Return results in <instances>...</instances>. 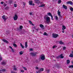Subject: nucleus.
I'll return each mask as SVG.
<instances>
[{
  "mask_svg": "<svg viewBox=\"0 0 73 73\" xmlns=\"http://www.w3.org/2000/svg\"><path fill=\"white\" fill-rule=\"evenodd\" d=\"M44 20H46V23H50V18L49 17L46 16H45L44 17Z\"/></svg>",
  "mask_w": 73,
  "mask_h": 73,
  "instance_id": "obj_1",
  "label": "nucleus"
},
{
  "mask_svg": "<svg viewBox=\"0 0 73 73\" xmlns=\"http://www.w3.org/2000/svg\"><path fill=\"white\" fill-rule=\"evenodd\" d=\"M2 18L3 20H4V21H6V20L8 19V17L5 15H4L2 16Z\"/></svg>",
  "mask_w": 73,
  "mask_h": 73,
  "instance_id": "obj_2",
  "label": "nucleus"
},
{
  "mask_svg": "<svg viewBox=\"0 0 73 73\" xmlns=\"http://www.w3.org/2000/svg\"><path fill=\"white\" fill-rule=\"evenodd\" d=\"M40 58L42 60H44L45 59V56L44 55H41Z\"/></svg>",
  "mask_w": 73,
  "mask_h": 73,
  "instance_id": "obj_3",
  "label": "nucleus"
},
{
  "mask_svg": "<svg viewBox=\"0 0 73 73\" xmlns=\"http://www.w3.org/2000/svg\"><path fill=\"white\" fill-rule=\"evenodd\" d=\"M52 37L54 38H56L57 37H58V35L56 34H52Z\"/></svg>",
  "mask_w": 73,
  "mask_h": 73,
  "instance_id": "obj_4",
  "label": "nucleus"
},
{
  "mask_svg": "<svg viewBox=\"0 0 73 73\" xmlns=\"http://www.w3.org/2000/svg\"><path fill=\"white\" fill-rule=\"evenodd\" d=\"M18 18V16L17 15H15V16L13 17V19L14 20L16 21L17 20V18Z\"/></svg>",
  "mask_w": 73,
  "mask_h": 73,
  "instance_id": "obj_5",
  "label": "nucleus"
},
{
  "mask_svg": "<svg viewBox=\"0 0 73 73\" xmlns=\"http://www.w3.org/2000/svg\"><path fill=\"white\" fill-rule=\"evenodd\" d=\"M7 63V62L5 60H4L1 63V64L2 65H5L6 64V63Z\"/></svg>",
  "mask_w": 73,
  "mask_h": 73,
  "instance_id": "obj_6",
  "label": "nucleus"
},
{
  "mask_svg": "<svg viewBox=\"0 0 73 73\" xmlns=\"http://www.w3.org/2000/svg\"><path fill=\"white\" fill-rule=\"evenodd\" d=\"M31 56H35L36 54V53H34L33 52H31L30 54Z\"/></svg>",
  "mask_w": 73,
  "mask_h": 73,
  "instance_id": "obj_7",
  "label": "nucleus"
},
{
  "mask_svg": "<svg viewBox=\"0 0 73 73\" xmlns=\"http://www.w3.org/2000/svg\"><path fill=\"white\" fill-rule=\"evenodd\" d=\"M36 3V4H42V3H42V2H41L40 1V0H38V2H35Z\"/></svg>",
  "mask_w": 73,
  "mask_h": 73,
  "instance_id": "obj_8",
  "label": "nucleus"
},
{
  "mask_svg": "<svg viewBox=\"0 0 73 73\" xmlns=\"http://www.w3.org/2000/svg\"><path fill=\"white\" fill-rule=\"evenodd\" d=\"M67 4H70L71 5H72V4H73V3H72V2L71 1H69L66 2Z\"/></svg>",
  "mask_w": 73,
  "mask_h": 73,
  "instance_id": "obj_9",
  "label": "nucleus"
},
{
  "mask_svg": "<svg viewBox=\"0 0 73 73\" xmlns=\"http://www.w3.org/2000/svg\"><path fill=\"white\" fill-rule=\"evenodd\" d=\"M63 58L64 56H63L62 54H61L60 56L58 57V58Z\"/></svg>",
  "mask_w": 73,
  "mask_h": 73,
  "instance_id": "obj_10",
  "label": "nucleus"
},
{
  "mask_svg": "<svg viewBox=\"0 0 73 73\" xmlns=\"http://www.w3.org/2000/svg\"><path fill=\"white\" fill-rule=\"evenodd\" d=\"M2 40L3 41V42H6V43H7V44H8V41L5 40V39H3Z\"/></svg>",
  "mask_w": 73,
  "mask_h": 73,
  "instance_id": "obj_11",
  "label": "nucleus"
},
{
  "mask_svg": "<svg viewBox=\"0 0 73 73\" xmlns=\"http://www.w3.org/2000/svg\"><path fill=\"white\" fill-rule=\"evenodd\" d=\"M62 30H63V31H64V30H65V29H66V27L64 25H62Z\"/></svg>",
  "mask_w": 73,
  "mask_h": 73,
  "instance_id": "obj_12",
  "label": "nucleus"
},
{
  "mask_svg": "<svg viewBox=\"0 0 73 73\" xmlns=\"http://www.w3.org/2000/svg\"><path fill=\"white\" fill-rule=\"evenodd\" d=\"M32 3H33V1H29V5H32Z\"/></svg>",
  "mask_w": 73,
  "mask_h": 73,
  "instance_id": "obj_13",
  "label": "nucleus"
},
{
  "mask_svg": "<svg viewBox=\"0 0 73 73\" xmlns=\"http://www.w3.org/2000/svg\"><path fill=\"white\" fill-rule=\"evenodd\" d=\"M45 6V4H43L41 5L40 6H38V7H44Z\"/></svg>",
  "mask_w": 73,
  "mask_h": 73,
  "instance_id": "obj_14",
  "label": "nucleus"
},
{
  "mask_svg": "<svg viewBox=\"0 0 73 73\" xmlns=\"http://www.w3.org/2000/svg\"><path fill=\"white\" fill-rule=\"evenodd\" d=\"M44 71V68H41L40 69V70L38 71V72H42Z\"/></svg>",
  "mask_w": 73,
  "mask_h": 73,
  "instance_id": "obj_15",
  "label": "nucleus"
},
{
  "mask_svg": "<svg viewBox=\"0 0 73 73\" xmlns=\"http://www.w3.org/2000/svg\"><path fill=\"white\" fill-rule=\"evenodd\" d=\"M27 44H28V42H25V48H27V47H28Z\"/></svg>",
  "mask_w": 73,
  "mask_h": 73,
  "instance_id": "obj_16",
  "label": "nucleus"
},
{
  "mask_svg": "<svg viewBox=\"0 0 73 73\" xmlns=\"http://www.w3.org/2000/svg\"><path fill=\"white\" fill-rule=\"evenodd\" d=\"M63 7L65 9H66V8H67V7L66 6H65V5H63Z\"/></svg>",
  "mask_w": 73,
  "mask_h": 73,
  "instance_id": "obj_17",
  "label": "nucleus"
},
{
  "mask_svg": "<svg viewBox=\"0 0 73 73\" xmlns=\"http://www.w3.org/2000/svg\"><path fill=\"white\" fill-rule=\"evenodd\" d=\"M39 26L41 28H43L44 27V26L42 24L40 25Z\"/></svg>",
  "mask_w": 73,
  "mask_h": 73,
  "instance_id": "obj_18",
  "label": "nucleus"
},
{
  "mask_svg": "<svg viewBox=\"0 0 73 73\" xmlns=\"http://www.w3.org/2000/svg\"><path fill=\"white\" fill-rule=\"evenodd\" d=\"M19 53L20 55H22V54H23V52L22 51H20L19 52Z\"/></svg>",
  "mask_w": 73,
  "mask_h": 73,
  "instance_id": "obj_19",
  "label": "nucleus"
},
{
  "mask_svg": "<svg viewBox=\"0 0 73 73\" xmlns=\"http://www.w3.org/2000/svg\"><path fill=\"white\" fill-rule=\"evenodd\" d=\"M60 13H61L60 11H59V10H58V16H61V15H60Z\"/></svg>",
  "mask_w": 73,
  "mask_h": 73,
  "instance_id": "obj_20",
  "label": "nucleus"
},
{
  "mask_svg": "<svg viewBox=\"0 0 73 73\" xmlns=\"http://www.w3.org/2000/svg\"><path fill=\"white\" fill-rule=\"evenodd\" d=\"M70 60H67V64H69L70 63Z\"/></svg>",
  "mask_w": 73,
  "mask_h": 73,
  "instance_id": "obj_21",
  "label": "nucleus"
},
{
  "mask_svg": "<svg viewBox=\"0 0 73 73\" xmlns=\"http://www.w3.org/2000/svg\"><path fill=\"white\" fill-rule=\"evenodd\" d=\"M47 15H48V16H50L51 17V16H52V14H51L50 13H47Z\"/></svg>",
  "mask_w": 73,
  "mask_h": 73,
  "instance_id": "obj_22",
  "label": "nucleus"
},
{
  "mask_svg": "<svg viewBox=\"0 0 73 73\" xmlns=\"http://www.w3.org/2000/svg\"><path fill=\"white\" fill-rule=\"evenodd\" d=\"M13 70H17V68H16V67L15 66H14V68L13 69Z\"/></svg>",
  "mask_w": 73,
  "mask_h": 73,
  "instance_id": "obj_23",
  "label": "nucleus"
},
{
  "mask_svg": "<svg viewBox=\"0 0 73 73\" xmlns=\"http://www.w3.org/2000/svg\"><path fill=\"white\" fill-rule=\"evenodd\" d=\"M17 4L16 3H15L14 4V7L16 8V7H17Z\"/></svg>",
  "mask_w": 73,
  "mask_h": 73,
  "instance_id": "obj_24",
  "label": "nucleus"
},
{
  "mask_svg": "<svg viewBox=\"0 0 73 73\" xmlns=\"http://www.w3.org/2000/svg\"><path fill=\"white\" fill-rule=\"evenodd\" d=\"M23 28V26H20L19 27V31H20L21 29Z\"/></svg>",
  "mask_w": 73,
  "mask_h": 73,
  "instance_id": "obj_25",
  "label": "nucleus"
},
{
  "mask_svg": "<svg viewBox=\"0 0 73 73\" xmlns=\"http://www.w3.org/2000/svg\"><path fill=\"white\" fill-rule=\"evenodd\" d=\"M70 57H73V55L72 54H70V55L69 56Z\"/></svg>",
  "mask_w": 73,
  "mask_h": 73,
  "instance_id": "obj_26",
  "label": "nucleus"
},
{
  "mask_svg": "<svg viewBox=\"0 0 73 73\" xmlns=\"http://www.w3.org/2000/svg\"><path fill=\"white\" fill-rule=\"evenodd\" d=\"M6 70L5 69L1 70H0V72H5Z\"/></svg>",
  "mask_w": 73,
  "mask_h": 73,
  "instance_id": "obj_27",
  "label": "nucleus"
},
{
  "mask_svg": "<svg viewBox=\"0 0 73 73\" xmlns=\"http://www.w3.org/2000/svg\"><path fill=\"white\" fill-rule=\"evenodd\" d=\"M55 19L56 20H58V17H57V16H55Z\"/></svg>",
  "mask_w": 73,
  "mask_h": 73,
  "instance_id": "obj_28",
  "label": "nucleus"
},
{
  "mask_svg": "<svg viewBox=\"0 0 73 73\" xmlns=\"http://www.w3.org/2000/svg\"><path fill=\"white\" fill-rule=\"evenodd\" d=\"M23 68L25 70H27V68L25 67H23Z\"/></svg>",
  "mask_w": 73,
  "mask_h": 73,
  "instance_id": "obj_29",
  "label": "nucleus"
},
{
  "mask_svg": "<svg viewBox=\"0 0 73 73\" xmlns=\"http://www.w3.org/2000/svg\"><path fill=\"white\" fill-rule=\"evenodd\" d=\"M44 36H48V35L45 32L44 33Z\"/></svg>",
  "mask_w": 73,
  "mask_h": 73,
  "instance_id": "obj_30",
  "label": "nucleus"
},
{
  "mask_svg": "<svg viewBox=\"0 0 73 73\" xmlns=\"http://www.w3.org/2000/svg\"><path fill=\"white\" fill-rule=\"evenodd\" d=\"M20 46L22 47V48H24V46L23 45V44L21 43H20Z\"/></svg>",
  "mask_w": 73,
  "mask_h": 73,
  "instance_id": "obj_31",
  "label": "nucleus"
},
{
  "mask_svg": "<svg viewBox=\"0 0 73 73\" xmlns=\"http://www.w3.org/2000/svg\"><path fill=\"white\" fill-rule=\"evenodd\" d=\"M56 47H57L56 46L54 45V46H53L52 47V48L54 49V48H56Z\"/></svg>",
  "mask_w": 73,
  "mask_h": 73,
  "instance_id": "obj_32",
  "label": "nucleus"
},
{
  "mask_svg": "<svg viewBox=\"0 0 73 73\" xmlns=\"http://www.w3.org/2000/svg\"><path fill=\"white\" fill-rule=\"evenodd\" d=\"M61 3V0H58V4H60V3Z\"/></svg>",
  "mask_w": 73,
  "mask_h": 73,
  "instance_id": "obj_33",
  "label": "nucleus"
},
{
  "mask_svg": "<svg viewBox=\"0 0 73 73\" xmlns=\"http://www.w3.org/2000/svg\"><path fill=\"white\" fill-rule=\"evenodd\" d=\"M60 44H64V43H63V42H62V41H60L59 42Z\"/></svg>",
  "mask_w": 73,
  "mask_h": 73,
  "instance_id": "obj_34",
  "label": "nucleus"
},
{
  "mask_svg": "<svg viewBox=\"0 0 73 73\" xmlns=\"http://www.w3.org/2000/svg\"><path fill=\"white\" fill-rule=\"evenodd\" d=\"M69 68H73V65L70 66H69Z\"/></svg>",
  "mask_w": 73,
  "mask_h": 73,
  "instance_id": "obj_35",
  "label": "nucleus"
},
{
  "mask_svg": "<svg viewBox=\"0 0 73 73\" xmlns=\"http://www.w3.org/2000/svg\"><path fill=\"white\" fill-rule=\"evenodd\" d=\"M13 46H15V47H17V45L15 44H13Z\"/></svg>",
  "mask_w": 73,
  "mask_h": 73,
  "instance_id": "obj_36",
  "label": "nucleus"
},
{
  "mask_svg": "<svg viewBox=\"0 0 73 73\" xmlns=\"http://www.w3.org/2000/svg\"><path fill=\"white\" fill-rule=\"evenodd\" d=\"M3 60V58L1 56H0V61Z\"/></svg>",
  "mask_w": 73,
  "mask_h": 73,
  "instance_id": "obj_37",
  "label": "nucleus"
},
{
  "mask_svg": "<svg viewBox=\"0 0 73 73\" xmlns=\"http://www.w3.org/2000/svg\"><path fill=\"white\" fill-rule=\"evenodd\" d=\"M21 72H22V73H24V70H21Z\"/></svg>",
  "mask_w": 73,
  "mask_h": 73,
  "instance_id": "obj_38",
  "label": "nucleus"
},
{
  "mask_svg": "<svg viewBox=\"0 0 73 73\" xmlns=\"http://www.w3.org/2000/svg\"><path fill=\"white\" fill-rule=\"evenodd\" d=\"M23 5H26V3L24 2H23Z\"/></svg>",
  "mask_w": 73,
  "mask_h": 73,
  "instance_id": "obj_39",
  "label": "nucleus"
},
{
  "mask_svg": "<svg viewBox=\"0 0 73 73\" xmlns=\"http://www.w3.org/2000/svg\"><path fill=\"white\" fill-rule=\"evenodd\" d=\"M11 49V51L12 52H15V50H13V49L12 48V49Z\"/></svg>",
  "mask_w": 73,
  "mask_h": 73,
  "instance_id": "obj_40",
  "label": "nucleus"
},
{
  "mask_svg": "<svg viewBox=\"0 0 73 73\" xmlns=\"http://www.w3.org/2000/svg\"><path fill=\"white\" fill-rule=\"evenodd\" d=\"M29 14L30 15H33V13L31 12L29 13Z\"/></svg>",
  "mask_w": 73,
  "mask_h": 73,
  "instance_id": "obj_41",
  "label": "nucleus"
},
{
  "mask_svg": "<svg viewBox=\"0 0 73 73\" xmlns=\"http://www.w3.org/2000/svg\"><path fill=\"white\" fill-rule=\"evenodd\" d=\"M29 23L30 24H31L32 23V21H29Z\"/></svg>",
  "mask_w": 73,
  "mask_h": 73,
  "instance_id": "obj_42",
  "label": "nucleus"
},
{
  "mask_svg": "<svg viewBox=\"0 0 73 73\" xmlns=\"http://www.w3.org/2000/svg\"><path fill=\"white\" fill-rule=\"evenodd\" d=\"M70 10L71 11H73V9L72 7H70Z\"/></svg>",
  "mask_w": 73,
  "mask_h": 73,
  "instance_id": "obj_43",
  "label": "nucleus"
},
{
  "mask_svg": "<svg viewBox=\"0 0 73 73\" xmlns=\"http://www.w3.org/2000/svg\"><path fill=\"white\" fill-rule=\"evenodd\" d=\"M33 48H30L29 49L30 51H33Z\"/></svg>",
  "mask_w": 73,
  "mask_h": 73,
  "instance_id": "obj_44",
  "label": "nucleus"
},
{
  "mask_svg": "<svg viewBox=\"0 0 73 73\" xmlns=\"http://www.w3.org/2000/svg\"><path fill=\"white\" fill-rule=\"evenodd\" d=\"M51 19L52 20H53V16L51 15Z\"/></svg>",
  "mask_w": 73,
  "mask_h": 73,
  "instance_id": "obj_45",
  "label": "nucleus"
},
{
  "mask_svg": "<svg viewBox=\"0 0 73 73\" xmlns=\"http://www.w3.org/2000/svg\"><path fill=\"white\" fill-rule=\"evenodd\" d=\"M63 49L64 50H65V49H66V47H63Z\"/></svg>",
  "mask_w": 73,
  "mask_h": 73,
  "instance_id": "obj_46",
  "label": "nucleus"
},
{
  "mask_svg": "<svg viewBox=\"0 0 73 73\" xmlns=\"http://www.w3.org/2000/svg\"><path fill=\"white\" fill-rule=\"evenodd\" d=\"M4 2H1V4H4Z\"/></svg>",
  "mask_w": 73,
  "mask_h": 73,
  "instance_id": "obj_47",
  "label": "nucleus"
},
{
  "mask_svg": "<svg viewBox=\"0 0 73 73\" xmlns=\"http://www.w3.org/2000/svg\"><path fill=\"white\" fill-rule=\"evenodd\" d=\"M36 69H38V67H35Z\"/></svg>",
  "mask_w": 73,
  "mask_h": 73,
  "instance_id": "obj_48",
  "label": "nucleus"
},
{
  "mask_svg": "<svg viewBox=\"0 0 73 73\" xmlns=\"http://www.w3.org/2000/svg\"><path fill=\"white\" fill-rule=\"evenodd\" d=\"M9 48H11V49H12V46H9Z\"/></svg>",
  "mask_w": 73,
  "mask_h": 73,
  "instance_id": "obj_49",
  "label": "nucleus"
},
{
  "mask_svg": "<svg viewBox=\"0 0 73 73\" xmlns=\"http://www.w3.org/2000/svg\"><path fill=\"white\" fill-rule=\"evenodd\" d=\"M6 5H6V4H4V7H5Z\"/></svg>",
  "mask_w": 73,
  "mask_h": 73,
  "instance_id": "obj_50",
  "label": "nucleus"
},
{
  "mask_svg": "<svg viewBox=\"0 0 73 73\" xmlns=\"http://www.w3.org/2000/svg\"><path fill=\"white\" fill-rule=\"evenodd\" d=\"M31 24V25H33V26H34V25H35L33 24L32 23Z\"/></svg>",
  "mask_w": 73,
  "mask_h": 73,
  "instance_id": "obj_51",
  "label": "nucleus"
},
{
  "mask_svg": "<svg viewBox=\"0 0 73 73\" xmlns=\"http://www.w3.org/2000/svg\"><path fill=\"white\" fill-rule=\"evenodd\" d=\"M11 73H14V72H13V71H11Z\"/></svg>",
  "mask_w": 73,
  "mask_h": 73,
  "instance_id": "obj_52",
  "label": "nucleus"
},
{
  "mask_svg": "<svg viewBox=\"0 0 73 73\" xmlns=\"http://www.w3.org/2000/svg\"><path fill=\"white\" fill-rule=\"evenodd\" d=\"M62 33H64V32H65L63 30L62 31Z\"/></svg>",
  "mask_w": 73,
  "mask_h": 73,
  "instance_id": "obj_53",
  "label": "nucleus"
},
{
  "mask_svg": "<svg viewBox=\"0 0 73 73\" xmlns=\"http://www.w3.org/2000/svg\"><path fill=\"white\" fill-rule=\"evenodd\" d=\"M34 0L35 1H38V0Z\"/></svg>",
  "mask_w": 73,
  "mask_h": 73,
  "instance_id": "obj_54",
  "label": "nucleus"
},
{
  "mask_svg": "<svg viewBox=\"0 0 73 73\" xmlns=\"http://www.w3.org/2000/svg\"><path fill=\"white\" fill-rule=\"evenodd\" d=\"M72 63L73 64V61L72 62Z\"/></svg>",
  "mask_w": 73,
  "mask_h": 73,
  "instance_id": "obj_55",
  "label": "nucleus"
},
{
  "mask_svg": "<svg viewBox=\"0 0 73 73\" xmlns=\"http://www.w3.org/2000/svg\"><path fill=\"white\" fill-rule=\"evenodd\" d=\"M10 3H12V1H11V2L10 1Z\"/></svg>",
  "mask_w": 73,
  "mask_h": 73,
  "instance_id": "obj_56",
  "label": "nucleus"
},
{
  "mask_svg": "<svg viewBox=\"0 0 73 73\" xmlns=\"http://www.w3.org/2000/svg\"><path fill=\"white\" fill-rule=\"evenodd\" d=\"M36 30H37V31H38V30L37 29H36Z\"/></svg>",
  "mask_w": 73,
  "mask_h": 73,
  "instance_id": "obj_57",
  "label": "nucleus"
},
{
  "mask_svg": "<svg viewBox=\"0 0 73 73\" xmlns=\"http://www.w3.org/2000/svg\"><path fill=\"white\" fill-rule=\"evenodd\" d=\"M36 73H38V72H36Z\"/></svg>",
  "mask_w": 73,
  "mask_h": 73,
  "instance_id": "obj_58",
  "label": "nucleus"
},
{
  "mask_svg": "<svg viewBox=\"0 0 73 73\" xmlns=\"http://www.w3.org/2000/svg\"><path fill=\"white\" fill-rule=\"evenodd\" d=\"M33 5H34V4H33Z\"/></svg>",
  "mask_w": 73,
  "mask_h": 73,
  "instance_id": "obj_59",
  "label": "nucleus"
}]
</instances>
